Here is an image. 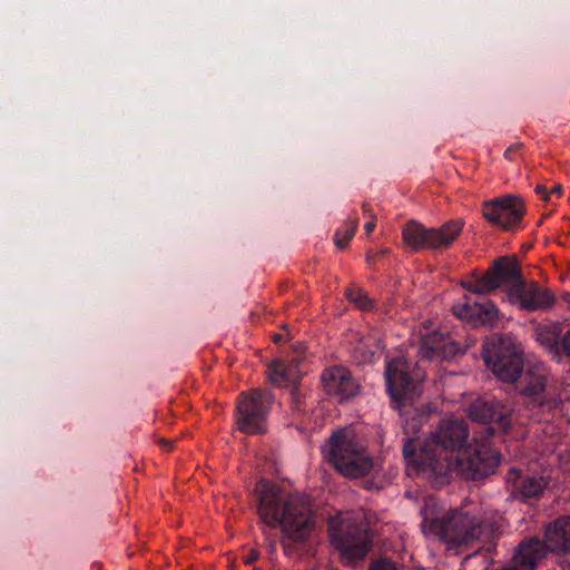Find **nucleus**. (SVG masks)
Masks as SVG:
<instances>
[{"label": "nucleus", "instance_id": "obj_1", "mask_svg": "<svg viewBox=\"0 0 570 570\" xmlns=\"http://www.w3.org/2000/svg\"><path fill=\"white\" fill-rule=\"evenodd\" d=\"M254 493L262 522L273 529L281 528L284 553L296 554V544L305 542L314 528V517L307 499L299 494L287 495L278 485L267 480L257 482Z\"/></svg>", "mask_w": 570, "mask_h": 570}, {"label": "nucleus", "instance_id": "obj_2", "mask_svg": "<svg viewBox=\"0 0 570 570\" xmlns=\"http://www.w3.org/2000/svg\"><path fill=\"white\" fill-rule=\"evenodd\" d=\"M421 514L423 532L438 535L450 548L487 543L498 532L494 522L458 509L445 511L432 499L425 502Z\"/></svg>", "mask_w": 570, "mask_h": 570}, {"label": "nucleus", "instance_id": "obj_3", "mask_svg": "<svg viewBox=\"0 0 570 570\" xmlns=\"http://www.w3.org/2000/svg\"><path fill=\"white\" fill-rule=\"evenodd\" d=\"M384 379L391 407L410 417L423 391L424 370L417 362L397 356L385 361Z\"/></svg>", "mask_w": 570, "mask_h": 570}, {"label": "nucleus", "instance_id": "obj_4", "mask_svg": "<svg viewBox=\"0 0 570 570\" xmlns=\"http://www.w3.org/2000/svg\"><path fill=\"white\" fill-rule=\"evenodd\" d=\"M560 552H570V515L550 522L544 529V540L537 537L521 540L513 550V566L503 570H533L550 553Z\"/></svg>", "mask_w": 570, "mask_h": 570}, {"label": "nucleus", "instance_id": "obj_5", "mask_svg": "<svg viewBox=\"0 0 570 570\" xmlns=\"http://www.w3.org/2000/svg\"><path fill=\"white\" fill-rule=\"evenodd\" d=\"M327 531L330 542L340 552L344 564L354 566L363 561L373 548L372 531L350 517H331Z\"/></svg>", "mask_w": 570, "mask_h": 570}, {"label": "nucleus", "instance_id": "obj_6", "mask_svg": "<svg viewBox=\"0 0 570 570\" xmlns=\"http://www.w3.org/2000/svg\"><path fill=\"white\" fill-rule=\"evenodd\" d=\"M482 356L485 366L502 383H517L525 371L522 346L511 334L492 336L483 345Z\"/></svg>", "mask_w": 570, "mask_h": 570}, {"label": "nucleus", "instance_id": "obj_7", "mask_svg": "<svg viewBox=\"0 0 570 570\" xmlns=\"http://www.w3.org/2000/svg\"><path fill=\"white\" fill-rule=\"evenodd\" d=\"M335 470L346 478H361L370 473L373 460L346 430H336L322 449Z\"/></svg>", "mask_w": 570, "mask_h": 570}, {"label": "nucleus", "instance_id": "obj_8", "mask_svg": "<svg viewBox=\"0 0 570 570\" xmlns=\"http://www.w3.org/2000/svg\"><path fill=\"white\" fill-rule=\"evenodd\" d=\"M523 279L520 263L515 256H501L493 261L482 275L473 273L470 278L462 281V287L473 294L487 295L499 288L507 297L520 285Z\"/></svg>", "mask_w": 570, "mask_h": 570}, {"label": "nucleus", "instance_id": "obj_9", "mask_svg": "<svg viewBox=\"0 0 570 570\" xmlns=\"http://www.w3.org/2000/svg\"><path fill=\"white\" fill-rule=\"evenodd\" d=\"M464 227L462 219H451L440 227L426 228L415 220L406 223L402 229L404 243L414 252L430 249L442 252L452 246Z\"/></svg>", "mask_w": 570, "mask_h": 570}, {"label": "nucleus", "instance_id": "obj_10", "mask_svg": "<svg viewBox=\"0 0 570 570\" xmlns=\"http://www.w3.org/2000/svg\"><path fill=\"white\" fill-rule=\"evenodd\" d=\"M272 392L255 389L238 395L236 423L243 433L263 434L266 431V420L274 403Z\"/></svg>", "mask_w": 570, "mask_h": 570}, {"label": "nucleus", "instance_id": "obj_11", "mask_svg": "<svg viewBox=\"0 0 570 570\" xmlns=\"http://www.w3.org/2000/svg\"><path fill=\"white\" fill-rule=\"evenodd\" d=\"M402 451L405 461L416 465L433 488L441 489L450 483V465L446 460L438 461L430 439L417 448L414 439L404 438Z\"/></svg>", "mask_w": 570, "mask_h": 570}, {"label": "nucleus", "instance_id": "obj_12", "mask_svg": "<svg viewBox=\"0 0 570 570\" xmlns=\"http://www.w3.org/2000/svg\"><path fill=\"white\" fill-rule=\"evenodd\" d=\"M433 450L438 452V461H445L451 465L458 454H461L470 443V429L464 419L446 417L431 433ZM451 469V466H449Z\"/></svg>", "mask_w": 570, "mask_h": 570}, {"label": "nucleus", "instance_id": "obj_13", "mask_svg": "<svg viewBox=\"0 0 570 570\" xmlns=\"http://www.w3.org/2000/svg\"><path fill=\"white\" fill-rule=\"evenodd\" d=\"M500 463V453L482 442L475 441L461 453L455 456L451 463V474L456 471L466 480H482L493 474Z\"/></svg>", "mask_w": 570, "mask_h": 570}, {"label": "nucleus", "instance_id": "obj_14", "mask_svg": "<svg viewBox=\"0 0 570 570\" xmlns=\"http://www.w3.org/2000/svg\"><path fill=\"white\" fill-rule=\"evenodd\" d=\"M514 384L522 404L530 411L544 412L553 407L547 391V376L539 366H529Z\"/></svg>", "mask_w": 570, "mask_h": 570}, {"label": "nucleus", "instance_id": "obj_15", "mask_svg": "<svg viewBox=\"0 0 570 570\" xmlns=\"http://www.w3.org/2000/svg\"><path fill=\"white\" fill-rule=\"evenodd\" d=\"M482 214L492 226L511 230L521 223L525 206L521 197L509 194L484 202Z\"/></svg>", "mask_w": 570, "mask_h": 570}, {"label": "nucleus", "instance_id": "obj_16", "mask_svg": "<svg viewBox=\"0 0 570 570\" xmlns=\"http://www.w3.org/2000/svg\"><path fill=\"white\" fill-rule=\"evenodd\" d=\"M470 417L485 425L488 436H493L499 430L507 433L511 426L512 417L510 411L499 402L492 400H475L469 409Z\"/></svg>", "mask_w": 570, "mask_h": 570}, {"label": "nucleus", "instance_id": "obj_17", "mask_svg": "<svg viewBox=\"0 0 570 570\" xmlns=\"http://www.w3.org/2000/svg\"><path fill=\"white\" fill-rule=\"evenodd\" d=\"M510 304L527 312L548 309L556 303V296L548 288L541 287L535 282H527L524 278L510 294Z\"/></svg>", "mask_w": 570, "mask_h": 570}, {"label": "nucleus", "instance_id": "obj_18", "mask_svg": "<svg viewBox=\"0 0 570 570\" xmlns=\"http://www.w3.org/2000/svg\"><path fill=\"white\" fill-rule=\"evenodd\" d=\"M323 389L327 395L335 397L342 403L356 395L358 384L351 372L343 366H331L321 375Z\"/></svg>", "mask_w": 570, "mask_h": 570}, {"label": "nucleus", "instance_id": "obj_19", "mask_svg": "<svg viewBox=\"0 0 570 570\" xmlns=\"http://www.w3.org/2000/svg\"><path fill=\"white\" fill-rule=\"evenodd\" d=\"M507 484L514 499L527 503L540 499L549 481L542 475L522 473L512 468L508 472Z\"/></svg>", "mask_w": 570, "mask_h": 570}, {"label": "nucleus", "instance_id": "obj_20", "mask_svg": "<svg viewBox=\"0 0 570 570\" xmlns=\"http://www.w3.org/2000/svg\"><path fill=\"white\" fill-rule=\"evenodd\" d=\"M462 353V348L451 335L441 332H432L421 342L420 354L422 358L430 361H449Z\"/></svg>", "mask_w": 570, "mask_h": 570}, {"label": "nucleus", "instance_id": "obj_21", "mask_svg": "<svg viewBox=\"0 0 570 570\" xmlns=\"http://www.w3.org/2000/svg\"><path fill=\"white\" fill-rule=\"evenodd\" d=\"M454 314L459 318L465 320L473 327L492 326L498 320L499 309L491 301L481 298V301H468L463 305L455 306Z\"/></svg>", "mask_w": 570, "mask_h": 570}, {"label": "nucleus", "instance_id": "obj_22", "mask_svg": "<svg viewBox=\"0 0 570 570\" xmlns=\"http://www.w3.org/2000/svg\"><path fill=\"white\" fill-rule=\"evenodd\" d=\"M301 358L294 357L291 361L275 360L268 366V380L277 387L297 386L302 376L299 364Z\"/></svg>", "mask_w": 570, "mask_h": 570}, {"label": "nucleus", "instance_id": "obj_23", "mask_svg": "<svg viewBox=\"0 0 570 570\" xmlns=\"http://www.w3.org/2000/svg\"><path fill=\"white\" fill-rule=\"evenodd\" d=\"M562 335V326L558 322L538 324L533 330L535 342L539 343L552 362H560L559 350Z\"/></svg>", "mask_w": 570, "mask_h": 570}, {"label": "nucleus", "instance_id": "obj_24", "mask_svg": "<svg viewBox=\"0 0 570 570\" xmlns=\"http://www.w3.org/2000/svg\"><path fill=\"white\" fill-rule=\"evenodd\" d=\"M357 225H358V220H357V218H354L336 229L335 239H334L336 247H338L340 249H344L347 246L348 242L355 235Z\"/></svg>", "mask_w": 570, "mask_h": 570}, {"label": "nucleus", "instance_id": "obj_25", "mask_svg": "<svg viewBox=\"0 0 570 570\" xmlns=\"http://www.w3.org/2000/svg\"><path fill=\"white\" fill-rule=\"evenodd\" d=\"M345 296L361 311H371L374 308V301L361 288H348L345 292Z\"/></svg>", "mask_w": 570, "mask_h": 570}, {"label": "nucleus", "instance_id": "obj_26", "mask_svg": "<svg viewBox=\"0 0 570 570\" xmlns=\"http://www.w3.org/2000/svg\"><path fill=\"white\" fill-rule=\"evenodd\" d=\"M367 570H402V567L386 557H379L370 562Z\"/></svg>", "mask_w": 570, "mask_h": 570}, {"label": "nucleus", "instance_id": "obj_27", "mask_svg": "<svg viewBox=\"0 0 570 570\" xmlns=\"http://www.w3.org/2000/svg\"><path fill=\"white\" fill-rule=\"evenodd\" d=\"M289 396H291L292 411L295 413H304L306 411L305 403H304V396H303L298 385L291 389Z\"/></svg>", "mask_w": 570, "mask_h": 570}, {"label": "nucleus", "instance_id": "obj_28", "mask_svg": "<svg viewBox=\"0 0 570 570\" xmlns=\"http://www.w3.org/2000/svg\"><path fill=\"white\" fill-rule=\"evenodd\" d=\"M560 362L557 364L569 363L570 364V328L566 331L561 337V346L559 350Z\"/></svg>", "mask_w": 570, "mask_h": 570}, {"label": "nucleus", "instance_id": "obj_29", "mask_svg": "<svg viewBox=\"0 0 570 570\" xmlns=\"http://www.w3.org/2000/svg\"><path fill=\"white\" fill-rule=\"evenodd\" d=\"M390 253H391V250L389 248H383V249L376 252L374 255H371L368 253L367 256H366V261H367L368 264L372 265L374 263V261L383 258L386 255H389Z\"/></svg>", "mask_w": 570, "mask_h": 570}, {"label": "nucleus", "instance_id": "obj_30", "mask_svg": "<svg viewBox=\"0 0 570 570\" xmlns=\"http://www.w3.org/2000/svg\"><path fill=\"white\" fill-rule=\"evenodd\" d=\"M535 193L541 197V199L543 200H549L550 199V195L548 194L547 191V188L546 186L543 185H538L535 187Z\"/></svg>", "mask_w": 570, "mask_h": 570}, {"label": "nucleus", "instance_id": "obj_31", "mask_svg": "<svg viewBox=\"0 0 570 570\" xmlns=\"http://www.w3.org/2000/svg\"><path fill=\"white\" fill-rule=\"evenodd\" d=\"M370 218L371 220L367 222L365 225H364V229L366 232L367 235H371V233L374 230L375 228V216L373 214L370 215Z\"/></svg>", "mask_w": 570, "mask_h": 570}, {"label": "nucleus", "instance_id": "obj_32", "mask_svg": "<svg viewBox=\"0 0 570 570\" xmlns=\"http://www.w3.org/2000/svg\"><path fill=\"white\" fill-rule=\"evenodd\" d=\"M258 558L257 552L249 551V553L245 557V563L246 564H253Z\"/></svg>", "mask_w": 570, "mask_h": 570}, {"label": "nucleus", "instance_id": "obj_33", "mask_svg": "<svg viewBox=\"0 0 570 570\" xmlns=\"http://www.w3.org/2000/svg\"><path fill=\"white\" fill-rule=\"evenodd\" d=\"M548 194H549L550 196H551V195H557L558 197H560V196H561V194H562V187H561V185H556V186L551 189V191H550V193H548Z\"/></svg>", "mask_w": 570, "mask_h": 570}, {"label": "nucleus", "instance_id": "obj_34", "mask_svg": "<svg viewBox=\"0 0 570 570\" xmlns=\"http://www.w3.org/2000/svg\"><path fill=\"white\" fill-rule=\"evenodd\" d=\"M412 420H413V423H409V422H406V424L404 425L405 434H409V430H410V429H413V430H415V429H416V421H415V417H414V416H412Z\"/></svg>", "mask_w": 570, "mask_h": 570}, {"label": "nucleus", "instance_id": "obj_35", "mask_svg": "<svg viewBox=\"0 0 570 570\" xmlns=\"http://www.w3.org/2000/svg\"><path fill=\"white\" fill-rule=\"evenodd\" d=\"M520 146H521V145H515V146H511V147H509V148L505 150L504 156H505L507 158H510V156H509V155H510V154H513V150H517Z\"/></svg>", "mask_w": 570, "mask_h": 570}, {"label": "nucleus", "instance_id": "obj_36", "mask_svg": "<svg viewBox=\"0 0 570 570\" xmlns=\"http://www.w3.org/2000/svg\"><path fill=\"white\" fill-rule=\"evenodd\" d=\"M520 146H521V145H515V146H511V147H509V148L505 150L504 156H505L507 158H510V156H509V155H510V154H513V150H517Z\"/></svg>", "mask_w": 570, "mask_h": 570}, {"label": "nucleus", "instance_id": "obj_37", "mask_svg": "<svg viewBox=\"0 0 570 570\" xmlns=\"http://www.w3.org/2000/svg\"><path fill=\"white\" fill-rule=\"evenodd\" d=\"M362 209L365 215L370 216L372 214L366 204H363Z\"/></svg>", "mask_w": 570, "mask_h": 570}, {"label": "nucleus", "instance_id": "obj_38", "mask_svg": "<svg viewBox=\"0 0 570 570\" xmlns=\"http://www.w3.org/2000/svg\"><path fill=\"white\" fill-rule=\"evenodd\" d=\"M273 338L275 343H278L282 340V334H275Z\"/></svg>", "mask_w": 570, "mask_h": 570}, {"label": "nucleus", "instance_id": "obj_39", "mask_svg": "<svg viewBox=\"0 0 570 570\" xmlns=\"http://www.w3.org/2000/svg\"><path fill=\"white\" fill-rule=\"evenodd\" d=\"M161 444H163L164 446H166V448L169 450V449H170V444H171V443H170L169 441H165V440H163V441H161Z\"/></svg>", "mask_w": 570, "mask_h": 570}, {"label": "nucleus", "instance_id": "obj_40", "mask_svg": "<svg viewBox=\"0 0 570 570\" xmlns=\"http://www.w3.org/2000/svg\"><path fill=\"white\" fill-rule=\"evenodd\" d=\"M563 299L570 304V294H564Z\"/></svg>", "mask_w": 570, "mask_h": 570}]
</instances>
